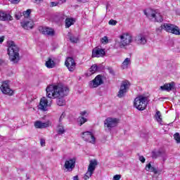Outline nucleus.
<instances>
[{
  "instance_id": "47",
  "label": "nucleus",
  "mask_w": 180,
  "mask_h": 180,
  "mask_svg": "<svg viewBox=\"0 0 180 180\" xmlns=\"http://www.w3.org/2000/svg\"><path fill=\"white\" fill-rule=\"evenodd\" d=\"M78 2H83V3H85V2H87L88 0H77Z\"/></svg>"
},
{
  "instance_id": "19",
  "label": "nucleus",
  "mask_w": 180,
  "mask_h": 180,
  "mask_svg": "<svg viewBox=\"0 0 180 180\" xmlns=\"http://www.w3.org/2000/svg\"><path fill=\"white\" fill-rule=\"evenodd\" d=\"M151 157L153 159H157V158H158V157H162L163 161H165V158L167 157V155L165 154V152H164V151H160V150L155 151V150H153L151 153Z\"/></svg>"
},
{
  "instance_id": "5",
  "label": "nucleus",
  "mask_w": 180,
  "mask_h": 180,
  "mask_svg": "<svg viewBox=\"0 0 180 180\" xmlns=\"http://www.w3.org/2000/svg\"><path fill=\"white\" fill-rule=\"evenodd\" d=\"M120 41L116 42V44L118 47H120V49H123L126 47V46H129V44L133 41V38L129 33L122 34L120 35Z\"/></svg>"
},
{
  "instance_id": "2",
  "label": "nucleus",
  "mask_w": 180,
  "mask_h": 180,
  "mask_svg": "<svg viewBox=\"0 0 180 180\" xmlns=\"http://www.w3.org/2000/svg\"><path fill=\"white\" fill-rule=\"evenodd\" d=\"M7 51L10 61H12L14 64L19 62V60H20V57L19 56V46L15 44L13 41L8 43Z\"/></svg>"
},
{
  "instance_id": "1",
  "label": "nucleus",
  "mask_w": 180,
  "mask_h": 180,
  "mask_svg": "<svg viewBox=\"0 0 180 180\" xmlns=\"http://www.w3.org/2000/svg\"><path fill=\"white\" fill-rule=\"evenodd\" d=\"M46 96L49 98L47 100L46 97L41 98L39 109L46 112L47 110V106H51V98H57L56 103L58 106H64L65 105V99L64 97L67 96L70 94V89L62 84H58L55 86H49L46 89Z\"/></svg>"
},
{
  "instance_id": "13",
  "label": "nucleus",
  "mask_w": 180,
  "mask_h": 180,
  "mask_svg": "<svg viewBox=\"0 0 180 180\" xmlns=\"http://www.w3.org/2000/svg\"><path fill=\"white\" fill-rule=\"evenodd\" d=\"M103 84V80L102 79L101 75H97L91 82H90V88H98L99 85Z\"/></svg>"
},
{
  "instance_id": "42",
  "label": "nucleus",
  "mask_w": 180,
  "mask_h": 180,
  "mask_svg": "<svg viewBox=\"0 0 180 180\" xmlns=\"http://www.w3.org/2000/svg\"><path fill=\"white\" fill-rule=\"evenodd\" d=\"M10 1L11 2V4H19L20 2V0H10Z\"/></svg>"
},
{
  "instance_id": "36",
  "label": "nucleus",
  "mask_w": 180,
  "mask_h": 180,
  "mask_svg": "<svg viewBox=\"0 0 180 180\" xmlns=\"http://www.w3.org/2000/svg\"><path fill=\"white\" fill-rule=\"evenodd\" d=\"M117 23V21L115 20H110L108 22L109 25H111L112 26H115V25Z\"/></svg>"
},
{
  "instance_id": "50",
  "label": "nucleus",
  "mask_w": 180,
  "mask_h": 180,
  "mask_svg": "<svg viewBox=\"0 0 180 180\" xmlns=\"http://www.w3.org/2000/svg\"><path fill=\"white\" fill-rule=\"evenodd\" d=\"M41 1H43V0H34V2H35L36 4L39 3V2H41Z\"/></svg>"
},
{
  "instance_id": "22",
  "label": "nucleus",
  "mask_w": 180,
  "mask_h": 180,
  "mask_svg": "<svg viewBox=\"0 0 180 180\" xmlns=\"http://www.w3.org/2000/svg\"><path fill=\"white\" fill-rule=\"evenodd\" d=\"M135 41L137 44H146L147 43V39L144 35L140 34L135 37Z\"/></svg>"
},
{
  "instance_id": "46",
  "label": "nucleus",
  "mask_w": 180,
  "mask_h": 180,
  "mask_svg": "<svg viewBox=\"0 0 180 180\" xmlns=\"http://www.w3.org/2000/svg\"><path fill=\"white\" fill-rule=\"evenodd\" d=\"M73 180H79L78 175L73 176Z\"/></svg>"
},
{
  "instance_id": "31",
  "label": "nucleus",
  "mask_w": 180,
  "mask_h": 180,
  "mask_svg": "<svg viewBox=\"0 0 180 180\" xmlns=\"http://www.w3.org/2000/svg\"><path fill=\"white\" fill-rule=\"evenodd\" d=\"M89 71H90V72H91V74H95V72H96V71H98V65H93L89 68Z\"/></svg>"
},
{
  "instance_id": "49",
  "label": "nucleus",
  "mask_w": 180,
  "mask_h": 180,
  "mask_svg": "<svg viewBox=\"0 0 180 180\" xmlns=\"http://www.w3.org/2000/svg\"><path fill=\"white\" fill-rule=\"evenodd\" d=\"M4 42V37H0V44Z\"/></svg>"
},
{
  "instance_id": "4",
  "label": "nucleus",
  "mask_w": 180,
  "mask_h": 180,
  "mask_svg": "<svg viewBox=\"0 0 180 180\" xmlns=\"http://www.w3.org/2000/svg\"><path fill=\"white\" fill-rule=\"evenodd\" d=\"M148 98L144 96H139L134 99V106L138 109V110H144L147 108V101Z\"/></svg>"
},
{
  "instance_id": "21",
  "label": "nucleus",
  "mask_w": 180,
  "mask_h": 180,
  "mask_svg": "<svg viewBox=\"0 0 180 180\" xmlns=\"http://www.w3.org/2000/svg\"><path fill=\"white\" fill-rule=\"evenodd\" d=\"M105 50L101 49L99 48H95L92 51V57H103L105 56Z\"/></svg>"
},
{
  "instance_id": "40",
  "label": "nucleus",
  "mask_w": 180,
  "mask_h": 180,
  "mask_svg": "<svg viewBox=\"0 0 180 180\" xmlns=\"http://www.w3.org/2000/svg\"><path fill=\"white\" fill-rule=\"evenodd\" d=\"M108 70L109 71L110 74H112V75H115V71L112 68H108Z\"/></svg>"
},
{
  "instance_id": "41",
  "label": "nucleus",
  "mask_w": 180,
  "mask_h": 180,
  "mask_svg": "<svg viewBox=\"0 0 180 180\" xmlns=\"http://www.w3.org/2000/svg\"><path fill=\"white\" fill-rule=\"evenodd\" d=\"M64 117H65V112L62 113V115H60V117L59 118V122H61V121L63 120V119H64Z\"/></svg>"
},
{
  "instance_id": "52",
  "label": "nucleus",
  "mask_w": 180,
  "mask_h": 180,
  "mask_svg": "<svg viewBox=\"0 0 180 180\" xmlns=\"http://www.w3.org/2000/svg\"><path fill=\"white\" fill-rule=\"evenodd\" d=\"M162 99H167V98H165H165H162H162H159V101H162Z\"/></svg>"
},
{
  "instance_id": "24",
  "label": "nucleus",
  "mask_w": 180,
  "mask_h": 180,
  "mask_svg": "<svg viewBox=\"0 0 180 180\" xmlns=\"http://www.w3.org/2000/svg\"><path fill=\"white\" fill-rule=\"evenodd\" d=\"M46 67L47 68H54L56 67V63H54V60L51 59V58H49L48 60L45 63Z\"/></svg>"
},
{
  "instance_id": "51",
  "label": "nucleus",
  "mask_w": 180,
  "mask_h": 180,
  "mask_svg": "<svg viewBox=\"0 0 180 180\" xmlns=\"http://www.w3.org/2000/svg\"><path fill=\"white\" fill-rule=\"evenodd\" d=\"M109 6H110V4H108L106 5V9H109Z\"/></svg>"
},
{
  "instance_id": "38",
  "label": "nucleus",
  "mask_w": 180,
  "mask_h": 180,
  "mask_svg": "<svg viewBox=\"0 0 180 180\" xmlns=\"http://www.w3.org/2000/svg\"><path fill=\"white\" fill-rule=\"evenodd\" d=\"M122 176L120 174H116L113 176V180H120Z\"/></svg>"
},
{
  "instance_id": "16",
  "label": "nucleus",
  "mask_w": 180,
  "mask_h": 180,
  "mask_svg": "<svg viewBox=\"0 0 180 180\" xmlns=\"http://www.w3.org/2000/svg\"><path fill=\"white\" fill-rule=\"evenodd\" d=\"M36 129H47L51 126V122L46 121V122H42L41 121H36L34 124Z\"/></svg>"
},
{
  "instance_id": "20",
  "label": "nucleus",
  "mask_w": 180,
  "mask_h": 180,
  "mask_svg": "<svg viewBox=\"0 0 180 180\" xmlns=\"http://www.w3.org/2000/svg\"><path fill=\"white\" fill-rule=\"evenodd\" d=\"M0 20H3L4 22L13 20V17L5 11H0Z\"/></svg>"
},
{
  "instance_id": "27",
  "label": "nucleus",
  "mask_w": 180,
  "mask_h": 180,
  "mask_svg": "<svg viewBox=\"0 0 180 180\" xmlns=\"http://www.w3.org/2000/svg\"><path fill=\"white\" fill-rule=\"evenodd\" d=\"M161 112L157 110L156 113L155 114V120H157V122H158V123H161V122H162V118L161 117Z\"/></svg>"
},
{
  "instance_id": "11",
  "label": "nucleus",
  "mask_w": 180,
  "mask_h": 180,
  "mask_svg": "<svg viewBox=\"0 0 180 180\" xmlns=\"http://www.w3.org/2000/svg\"><path fill=\"white\" fill-rule=\"evenodd\" d=\"M65 65H66L68 70H69L70 72H72L75 70L77 63H75V60H74V58L68 57L65 62Z\"/></svg>"
},
{
  "instance_id": "33",
  "label": "nucleus",
  "mask_w": 180,
  "mask_h": 180,
  "mask_svg": "<svg viewBox=\"0 0 180 180\" xmlns=\"http://www.w3.org/2000/svg\"><path fill=\"white\" fill-rule=\"evenodd\" d=\"M174 139L176 140L177 143H180V135L179 133L176 132V134H174Z\"/></svg>"
},
{
  "instance_id": "30",
  "label": "nucleus",
  "mask_w": 180,
  "mask_h": 180,
  "mask_svg": "<svg viewBox=\"0 0 180 180\" xmlns=\"http://www.w3.org/2000/svg\"><path fill=\"white\" fill-rule=\"evenodd\" d=\"M79 126H82L84 123H86L88 122V119L84 117H79Z\"/></svg>"
},
{
  "instance_id": "35",
  "label": "nucleus",
  "mask_w": 180,
  "mask_h": 180,
  "mask_svg": "<svg viewBox=\"0 0 180 180\" xmlns=\"http://www.w3.org/2000/svg\"><path fill=\"white\" fill-rule=\"evenodd\" d=\"M60 5V1H52L50 3L51 8H53V6H58Z\"/></svg>"
},
{
  "instance_id": "18",
  "label": "nucleus",
  "mask_w": 180,
  "mask_h": 180,
  "mask_svg": "<svg viewBox=\"0 0 180 180\" xmlns=\"http://www.w3.org/2000/svg\"><path fill=\"white\" fill-rule=\"evenodd\" d=\"M160 89L162 91H167V92H170V91L175 89V82H172L170 83H166L163 86H160Z\"/></svg>"
},
{
  "instance_id": "26",
  "label": "nucleus",
  "mask_w": 180,
  "mask_h": 180,
  "mask_svg": "<svg viewBox=\"0 0 180 180\" xmlns=\"http://www.w3.org/2000/svg\"><path fill=\"white\" fill-rule=\"evenodd\" d=\"M72 25H74V19L72 18H66L65 20V28L68 29Z\"/></svg>"
},
{
  "instance_id": "8",
  "label": "nucleus",
  "mask_w": 180,
  "mask_h": 180,
  "mask_svg": "<svg viewBox=\"0 0 180 180\" xmlns=\"http://www.w3.org/2000/svg\"><path fill=\"white\" fill-rule=\"evenodd\" d=\"M129 88H130V82L127 80L122 81L117 96H118L119 98H124Z\"/></svg>"
},
{
  "instance_id": "25",
  "label": "nucleus",
  "mask_w": 180,
  "mask_h": 180,
  "mask_svg": "<svg viewBox=\"0 0 180 180\" xmlns=\"http://www.w3.org/2000/svg\"><path fill=\"white\" fill-rule=\"evenodd\" d=\"M57 133L59 135L64 134L65 133V129H64V126H63L62 123H60L57 126Z\"/></svg>"
},
{
  "instance_id": "28",
  "label": "nucleus",
  "mask_w": 180,
  "mask_h": 180,
  "mask_svg": "<svg viewBox=\"0 0 180 180\" xmlns=\"http://www.w3.org/2000/svg\"><path fill=\"white\" fill-rule=\"evenodd\" d=\"M68 37L71 41V43H78V37H74L72 35H71L70 33H68Z\"/></svg>"
},
{
  "instance_id": "45",
  "label": "nucleus",
  "mask_w": 180,
  "mask_h": 180,
  "mask_svg": "<svg viewBox=\"0 0 180 180\" xmlns=\"http://www.w3.org/2000/svg\"><path fill=\"white\" fill-rule=\"evenodd\" d=\"M59 4L61 5V4H65L66 0H58Z\"/></svg>"
},
{
  "instance_id": "29",
  "label": "nucleus",
  "mask_w": 180,
  "mask_h": 180,
  "mask_svg": "<svg viewBox=\"0 0 180 180\" xmlns=\"http://www.w3.org/2000/svg\"><path fill=\"white\" fill-rule=\"evenodd\" d=\"M131 60L130 58H127L124 59V60L122 63V65H123V68H127V66L129 65V64H130Z\"/></svg>"
},
{
  "instance_id": "43",
  "label": "nucleus",
  "mask_w": 180,
  "mask_h": 180,
  "mask_svg": "<svg viewBox=\"0 0 180 180\" xmlns=\"http://www.w3.org/2000/svg\"><path fill=\"white\" fill-rule=\"evenodd\" d=\"M139 160L141 161L143 163L146 162V158H143V156H140Z\"/></svg>"
},
{
  "instance_id": "3",
  "label": "nucleus",
  "mask_w": 180,
  "mask_h": 180,
  "mask_svg": "<svg viewBox=\"0 0 180 180\" xmlns=\"http://www.w3.org/2000/svg\"><path fill=\"white\" fill-rule=\"evenodd\" d=\"M143 13L146 18H148V19H150V20H154V22H158L161 23V22L164 20L162 15L152 8H146L143 10Z\"/></svg>"
},
{
  "instance_id": "53",
  "label": "nucleus",
  "mask_w": 180,
  "mask_h": 180,
  "mask_svg": "<svg viewBox=\"0 0 180 180\" xmlns=\"http://www.w3.org/2000/svg\"><path fill=\"white\" fill-rule=\"evenodd\" d=\"M3 63H4V60H2V59H0V65L3 64Z\"/></svg>"
},
{
  "instance_id": "10",
  "label": "nucleus",
  "mask_w": 180,
  "mask_h": 180,
  "mask_svg": "<svg viewBox=\"0 0 180 180\" xmlns=\"http://www.w3.org/2000/svg\"><path fill=\"white\" fill-rule=\"evenodd\" d=\"M75 162H77L76 158H69L65 160L63 167L67 171L71 172L75 168Z\"/></svg>"
},
{
  "instance_id": "15",
  "label": "nucleus",
  "mask_w": 180,
  "mask_h": 180,
  "mask_svg": "<svg viewBox=\"0 0 180 180\" xmlns=\"http://www.w3.org/2000/svg\"><path fill=\"white\" fill-rule=\"evenodd\" d=\"M0 89L6 95H9V96H12V95H13V91L9 88V85H8L6 82H3Z\"/></svg>"
},
{
  "instance_id": "44",
  "label": "nucleus",
  "mask_w": 180,
  "mask_h": 180,
  "mask_svg": "<svg viewBox=\"0 0 180 180\" xmlns=\"http://www.w3.org/2000/svg\"><path fill=\"white\" fill-rule=\"evenodd\" d=\"M86 113V111L80 112V115H81L80 117H84V116H85Z\"/></svg>"
},
{
  "instance_id": "37",
  "label": "nucleus",
  "mask_w": 180,
  "mask_h": 180,
  "mask_svg": "<svg viewBox=\"0 0 180 180\" xmlns=\"http://www.w3.org/2000/svg\"><path fill=\"white\" fill-rule=\"evenodd\" d=\"M15 18L17 19V20H19V19L22 18V14L20 13H18L15 15Z\"/></svg>"
},
{
  "instance_id": "17",
  "label": "nucleus",
  "mask_w": 180,
  "mask_h": 180,
  "mask_svg": "<svg viewBox=\"0 0 180 180\" xmlns=\"http://www.w3.org/2000/svg\"><path fill=\"white\" fill-rule=\"evenodd\" d=\"M21 27L25 30H29L30 29H33L34 22L33 20H24L20 22Z\"/></svg>"
},
{
  "instance_id": "48",
  "label": "nucleus",
  "mask_w": 180,
  "mask_h": 180,
  "mask_svg": "<svg viewBox=\"0 0 180 180\" xmlns=\"http://www.w3.org/2000/svg\"><path fill=\"white\" fill-rule=\"evenodd\" d=\"M163 29H161V26L159 28H157V32H161Z\"/></svg>"
},
{
  "instance_id": "6",
  "label": "nucleus",
  "mask_w": 180,
  "mask_h": 180,
  "mask_svg": "<svg viewBox=\"0 0 180 180\" xmlns=\"http://www.w3.org/2000/svg\"><path fill=\"white\" fill-rule=\"evenodd\" d=\"M96 167H98V160H91L89 161V165L87 169V172L84 176V180H88L92 175H94V172H95V169H96Z\"/></svg>"
},
{
  "instance_id": "23",
  "label": "nucleus",
  "mask_w": 180,
  "mask_h": 180,
  "mask_svg": "<svg viewBox=\"0 0 180 180\" xmlns=\"http://www.w3.org/2000/svg\"><path fill=\"white\" fill-rule=\"evenodd\" d=\"M145 169L146 171H150V172H153L155 175H157V174H158V170L155 167H152L151 163H148V165H146Z\"/></svg>"
},
{
  "instance_id": "39",
  "label": "nucleus",
  "mask_w": 180,
  "mask_h": 180,
  "mask_svg": "<svg viewBox=\"0 0 180 180\" xmlns=\"http://www.w3.org/2000/svg\"><path fill=\"white\" fill-rule=\"evenodd\" d=\"M40 144L41 146V147H44V146H46V140L41 139H40Z\"/></svg>"
},
{
  "instance_id": "12",
  "label": "nucleus",
  "mask_w": 180,
  "mask_h": 180,
  "mask_svg": "<svg viewBox=\"0 0 180 180\" xmlns=\"http://www.w3.org/2000/svg\"><path fill=\"white\" fill-rule=\"evenodd\" d=\"M82 139L84 141H89V143H91V144H95L96 139L91 131L82 132Z\"/></svg>"
},
{
  "instance_id": "9",
  "label": "nucleus",
  "mask_w": 180,
  "mask_h": 180,
  "mask_svg": "<svg viewBox=\"0 0 180 180\" xmlns=\"http://www.w3.org/2000/svg\"><path fill=\"white\" fill-rule=\"evenodd\" d=\"M119 124V119L115 117H108L104 121V127L110 131Z\"/></svg>"
},
{
  "instance_id": "7",
  "label": "nucleus",
  "mask_w": 180,
  "mask_h": 180,
  "mask_svg": "<svg viewBox=\"0 0 180 180\" xmlns=\"http://www.w3.org/2000/svg\"><path fill=\"white\" fill-rule=\"evenodd\" d=\"M161 29H165L166 32L169 33H172L173 34H176V36H180V30L179 27L176 25H174L169 23H165L161 25Z\"/></svg>"
},
{
  "instance_id": "32",
  "label": "nucleus",
  "mask_w": 180,
  "mask_h": 180,
  "mask_svg": "<svg viewBox=\"0 0 180 180\" xmlns=\"http://www.w3.org/2000/svg\"><path fill=\"white\" fill-rule=\"evenodd\" d=\"M30 13H32L31 9H27L25 11H23L22 15L25 16V18H29L30 16Z\"/></svg>"
},
{
  "instance_id": "34",
  "label": "nucleus",
  "mask_w": 180,
  "mask_h": 180,
  "mask_svg": "<svg viewBox=\"0 0 180 180\" xmlns=\"http://www.w3.org/2000/svg\"><path fill=\"white\" fill-rule=\"evenodd\" d=\"M102 43H104L105 44H108L109 43V39H108V37L105 36L101 39Z\"/></svg>"
},
{
  "instance_id": "14",
  "label": "nucleus",
  "mask_w": 180,
  "mask_h": 180,
  "mask_svg": "<svg viewBox=\"0 0 180 180\" xmlns=\"http://www.w3.org/2000/svg\"><path fill=\"white\" fill-rule=\"evenodd\" d=\"M38 29L40 33L45 34L46 36H54L55 34L54 30L52 28L40 26Z\"/></svg>"
}]
</instances>
